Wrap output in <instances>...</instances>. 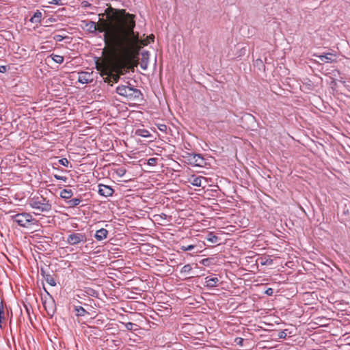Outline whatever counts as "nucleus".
<instances>
[{"label": "nucleus", "mask_w": 350, "mask_h": 350, "mask_svg": "<svg viewBox=\"0 0 350 350\" xmlns=\"http://www.w3.org/2000/svg\"><path fill=\"white\" fill-rule=\"evenodd\" d=\"M122 12L124 16L117 18L114 22L97 25V31L104 33V42L112 53L126 55L138 42V36L134 31L135 15L126 13L125 10Z\"/></svg>", "instance_id": "1"}, {"label": "nucleus", "mask_w": 350, "mask_h": 350, "mask_svg": "<svg viewBox=\"0 0 350 350\" xmlns=\"http://www.w3.org/2000/svg\"><path fill=\"white\" fill-rule=\"evenodd\" d=\"M28 205L36 211L34 214L39 215L42 213H48L52 211L53 204L51 200L42 195L34 196L29 198Z\"/></svg>", "instance_id": "2"}, {"label": "nucleus", "mask_w": 350, "mask_h": 350, "mask_svg": "<svg viewBox=\"0 0 350 350\" xmlns=\"http://www.w3.org/2000/svg\"><path fill=\"white\" fill-rule=\"evenodd\" d=\"M129 55L130 53L126 55H118L120 59L116 66V73L109 74L105 79V82L108 83H117L120 79V76L127 72L129 69Z\"/></svg>", "instance_id": "3"}, {"label": "nucleus", "mask_w": 350, "mask_h": 350, "mask_svg": "<svg viewBox=\"0 0 350 350\" xmlns=\"http://www.w3.org/2000/svg\"><path fill=\"white\" fill-rule=\"evenodd\" d=\"M116 92L120 96L124 97L127 101L136 102L143 98L142 92L131 85H121L116 88Z\"/></svg>", "instance_id": "4"}, {"label": "nucleus", "mask_w": 350, "mask_h": 350, "mask_svg": "<svg viewBox=\"0 0 350 350\" xmlns=\"http://www.w3.org/2000/svg\"><path fill=\"white\" fill-rule=\"evenodd\" d=\"M14 222L23 228H28L31 225L36 224L37 221L30 213H21L12 216Z\"/></svg>", "instance_id": "5"}, {"label": "nucleus", "mask_w": 350, "mask_h": 350, "mask_svg": "<svg viewBox=\"0 0 350 350\" xmlns=\"http://www.w3.org/2000/svg\"><path fill=\"white\" fill-rule=\"evenodd\" d=\"M87 239L85 233L72 231L67 235L66 242L70 245L77 246L86 243Z\"/></svg>", "instance_id": "6"}, {"label": "nucleus", "mask_w": 350, "mask_h": 350, "mask_svg": "<svg viewBox=\"0 0 350 350\" xmlns=\"http://www.w3.org/2000/svg\"><path fill=\"white\" fill-rule=\"evenodd\" d=\"M188 161L191 165L198 167H203L206 165L204 157L200 154L187 153Z\"/></svg>", "instance_id": "7"}, {"label": "nucleus", "mask_w": 350, "mask_h": 350, "mask_svg": "<svg viewBox=\"0 0 350 350\" xmlns=\"http://www.w3.org/2000/svg\"><path fill=\"white\" fill-rule=\"evenodd\" d=\"M98 187V193L102 196L111 197L114 193V190L110 186L99 184Z\"/></svg>", "instance_id": "8"}, {"label": "nucleus", "mask_w": 350, "mask_h": 350, "mask_svg": "<svg viewBox=\"0 0 350 350\" xmlns=\"http://www.w3.org/2000/svg\"><path fill=\"white\" fill-rule=\"evenodd\" d=\"M314 56L319 57V59L323 63H332L336 62V55L332 53H326L323 55L314 54Z\"/></svg>", "instance_id": "9"}, {"label": "nucleus", "mask_w": 350, "mask_h": 350, "mask_svg": "<svg viewBox=\"0 0 350 350\" xmlns=\"http://www.w3.org/2000/svg\"><path fill=\"white\" fill-rule=\"evenodd\" d=\"M92 81L91 75L87 72H81L79 73L78 81L82 84H87Z\"/></svg>", "instance_id": "10"}, {"label": "nucleus", "mask_w": 350, "mask_h": 350, "mask_svg": "<svg viewBox=\"0 0 350 350\" xmlns=\"http://www.w3.org/2000/svg\"><path fill=\"white\" fill-rule=\"evenodd\" d=\"M219 279L217 277L207 276L205 278V286L208 288H213L217 286Z\"/></svg>", "instance_id": "11"}, {"label": "nucleus", "mask_w": 350, "mask_h": 350, "mask_svg": "<svg viewBox=\"0 0 350 350\" xmlns=\"http://www.w3.org/2000/svg\"><path fill=\"white\" fill-rule=\"evenodd\" d=\"M108 231L105 228H100L96 230L94 237L97 241H103L107 238Z\"/></svg>", "instance_id": "12"}, {"label": "nucleus", "mask_w": 350, "mask_h": 350, "mask_svg": "<svg viewBox=\"0 0 350 350\" xmlns=\"http://www.w3.org/2000/svg\"><path fill=\"white\" fill-rule=\"evenodd\" d=\"M87 30L90 33H95L97 31V24L92 21H83Z\"/></svg>", "instance_id": "13"}, {"label": "nucleus", "mask_w": 350, "mask_h": 350, "mask_svg": "<svg viewBox=\"0 0 350 350\" xmlns=\"http://www.w3.org/2000/svg\"><path fill=\"white\" fill-rule=\"evenodd\" d=\"M60 197L64 200H70L73 196V192L71 189H64L61 191Z\"/></svg>", "instance_id": "14"}, {"label": "nucleus", "mask_w": 350, "mask_h": 350, "mask_svg": "<svg viewBox=\"0 0 350 350\" xmlns=\"http://www.w3.org/2000/svg\"><path fill=\"white\" fill-rule=\"evenodd\" d=\"M42 16V12L40 10H36L29 21L32 23H39L41 22Z\"/></svg>", "instance_id": "15"}, {"label": "nucleus", "mask_w": 350, "mask_h": 350, "mask_svg": "<svg viewBox=\"0 0 350 350\" xmlns=\"http://www.w3.org/2000/svg\"><path fill=\"white\" fill-rule=\"evenodd\" d=\"M135 33L137 34V36H139V33ZM154 40V36L153 34H150L149 36L147 37L146 40L141 41V44H143V45H147V44H150L151 42H153ZM139 42H140V41H139V38H138V42L135 45H133V46L132 47L131 50L134 48V46L135 45L139 44Z\"/></svg>", "instance_id": "16"}, {"label": "nucleus", "mask_w": 350, "mask_h": 350, "mask_svg": "<svg viewBox=\"0 0 350 350\" xmlns=\"http://www.w3.org/2000/svg\"><path fill=\"white\" fill-rule=\"evenodd\" d=\"M81 198H72L66 201V204L69 208H74L78 206L81 202Z\"/></svg>", "instance_id": "17"}, {"label": "nucleus", "mask_w": 350, "mask_h": 350, "mask_svg": "<svg viewBox=\"0 0 350 350\" xmlns=\"http://www.w3.org/2000/svg\"><path fill=\"white\" fill-rule=\"evenodd\" d=\"M206 241L211 243H217L219 241V238L216 236L213 232H209L206 237Z\"/></svg>", "instance_id": "18"}, {"label": "nucleus", "mask_w": 350, "mask_h": 350, "mask_svg": "<svg viewBox=\"0 0 350 350\" xmlns=\"http://www.w3.org/2000/svg\"><path fill=\"white\" fill-rule=\"evenodd\" d=\"M48 59L51 58L53 61H54L57 64H62L64 62V57L59 55L51 54L48 57Z\"/></svg>", "instance_id": "19"}, {"label": "nucleus", "mask_w": 350, "mask_h": 350, "mask_svg": "<svg viewBox=\"0 0 350 350\" xmlns=\"http://www.w3.org/2000/svg\"><path fill=\"white\" fill-rule=\"evenodd\" d=\"M75 314L77 317H83L88 312L82 306H75Z\"/></svg>", "instance_id": "20"}, {"label": "nucleus", "mask_w": 350, "mask_h": 350, "mask_svg": "<svg viewBox=\"0 0 350 350\" xmlns=\"http://www.w3.org/2000/svg\"><path fill=\"white\" fill-rule=\"evenodd\" d=\"M44 279L46 280V282L50 284L51 286H56V282H55V280L53 278V276L52 275H51L50 273H49L48 275H44Z\"/></svg>", "instance_id": "21"}, {"label": "nucleus", "mask_w": 350, "mask_h": 350, "mask_svg": "<svg viewBox=\"0 0 350 350\" xmlns=\"http://www.w3.org/2000/svg\"><path fill=\"white\" fill-rule=\"evenodd\" d=\"M135 133L143 137H149L151 135L150 132L146 129H137Z\"/></svg>", "instance_id": "22"}, {"label": "nucleus", "mask_w": 350, "mask_h": 350, "mask_svg": "<svg viewBox=\"0 0 350 350\" xmlns=\"http://www.w3.org/2000/svg\"><path fill=\"white\" fill-rule=\"evenodd\" d=\"M204 179V177L202 176H198V177H194L192 180L191 181V183L197 187H201L202 186V181Z\"/></svg>", "instance_id": "23"}, {"label": "nucleus", "mask_w": 350, "mask_h": 350, "mask_svg": "<svg viewBox=\"0 0 350 350\" xmlns=\"http://www.w3.org/2000/svg\"><path fill=\"white\" fill-rule=\"evenodd\" d=\"M258 260L262 265H271L273 263V260L267 257H260Z\"/></svg>", "instance_id": "24"}, {"label": "nucleus", "mask_w": 350, "mask_h": 350, "mask_svg": "<svg viewBox=\"0 0 350 350\" xmlns=\"http://www.w3.org/2000/svg\"><path fill=\"white\" fill-rule=\"evenodd\" d=\"M192 269V267L191 266L189 265V264H187V265H184L181 270H180V273H189L191 271Z\"/></svg>", "instance_id": "25"}, {"label": "nucleus", "mask_w": 350, "mask_h": 350, "mask_svg": "<svg viewBox=\"0 0 350 350\" xmlns=\"http://www.w3.org/2000/svg\"><path fill=\"white\" fill-rule=\"evenodd\" d=\"M4 306L3 301L0 302V324L1 323L2 321L4 319Z\"/></svg>", "instance_id": "26"}, {"label": "nucleus", "mask_w": 350, "mask_h": 350, "mask_svg": "<svg viewBox=\"0 0 350 350\" xmlns=\"http://www.w3.org/2000/svg\"><path fill=\"white\" fill-rule=\"evenodd\" d=\"M137 325L133 323H131V322H128V323H125V328L127 329V330H134L135 329V327H137Z\"/></svg>", "instance_id": "27"}, {"label": "nucleus", "mask_w": 350, "mask_h": 350, "mask_svg": "<svg viewBox=\"0 0 350 350\" xmlns=\"http://www.w3.org/2000/svg\"><path fill=\"white\" fill-rule=\"evenodd\" d=\"M196 247V245H181L180 250L186 252V251H190L193 250Z\"/></svg>", "instance_id": "28"}, {"label": "nucleus", "mask_w": 350, "mask_h": 350, "mask_svg": "<svg viewBox=\"0 0 350 350\" xmlns=\"http://www.w3.org/2000/svg\"><path fill=\"white\" fill-rule=\"evenodd\" d=\"M243 342L244 339L241 337H237L234 340V342L241 347L243 346Z\"/></svg>", "instance_id": "29"}, {"label": "nucleus", "mask_w": 350, "mask_h": 350, "mask_svg": "<svg viewBox=\"0 0 350 350\" xmlns=\"http://www.w3.org/2000/svg\"><path fill=\"white\" fill-rule=\"evenodd\" d=\"M157 161H158L157 158L152 157L148 160L147 163H148V165H149L150 166H154L157 165Z\"/></svg>", "instance_id": "30"}, {"label": "nucleus", "mask_w": 350, "mask_h": 350, "mask_svg": "<svg viewBox=\"0 0 350 350\" xmlns=\"http://www.w3.org/2000/svg\"><path fill=\"white\" fill-rule=\"evenodd\" d=\"M200 263L204 266H209L211 263V258H204L200 261Z\"/></svg>", "instance_id": "31"}, {"label": "nucleus", "mask_w": 350, "mask_h": 350, "mask_svg": "<svg viewBox=\"0 0 350 350\" xmlns=\"http://www.w3.org/2000/svg\"><path fill=\"white\" fill-rule=\"evenodd\" d=\"M59 163L64 166L68 167L69 164V161L66 158H62L59 160Z\"/></svg>", "instance_id": "32"}, {"label": "nucleus", "mask_w": 350, "mask_h": 350, "mask_svg": "<svg viewBox=\"0 0 350 350\" xmlns=\"http://www.w3.org/2000/svg\"><path fill=\"white\" fill-rule=\"evenodd\" d=\"M54 178L57 180H63L64 182H66L67 180V177L63 176H59L57 174H55Z\"/></svg>", "instance_id": "33"}, {"label": "nucleus", "mask_w": 350, "mask_h": 350, "mask_svg": "<svg viewBox=\"0 0 350 350\" xmlns=\"http://www.w3.org/2000/svg\"><path fill=\"white\" fill-rule=\"evenodd\" d=\"M117 174L118 176H122L125 174L126 173V170L124 168H120L117 170Z\"/></svg>", "instance_id": "34"}, {"label": "nucleus", "mask_w": 350, "mask_h": 350, "mask_svg": "<svg viewBox=\"0 0 350 350\" xmlns=\"http://www.w3.org/2000/svg\"><path fill=\"white\" fill-rule=\"evenodd\" d=\"M54 40L57 42L62 41L64 40V36H62L61 35H55L54 37Z\"/></svg>", "instance_id": "35"}, {"label": "nucleus", "mask_w": 350, "mask_h": 350, "mask_svg": "<svg viewBox=\"0 0 350 350\" xmlns=\"http://www.w3.org/2000/svg\"><path fill=\"white\" fill-rule=\"evenodd\" d=\"M265 293H266L267 295L271 296V295L273 294V289L272 288H268L266 290Z\"/></svg>", "instance_id": "36"}, {"label": "nucleus", "mask_w": 350, "mask_h": 350, "mask_svg": "<svg viewBox=\"0 0 350 350\" xmlns=\"http://www.w3.org/2000/svg\"><path fill=\"white\" fill-rule=\"evenodd\" d=\"M286 336V333L284 331H280L278 334V337L280 338H285Z\"/></svg>", "instance_id": "37"}, {"label": "nucleus", "mask_w": 350, "mask_h": 350, "mask_svg": "<svg viewBox=\"0 0 350 350\" xmlns=\"http://www.w3.org/2000/svg\"><path fill=\"white\" fill-rule=\"evenodd\" d=\"M7 71V67L5 66H0V72L4 73Z\"/></svg>", "instance_id": "38"}, {"label": "nucleus", "mask_w": 350, "mask_h": 350, "mask_svg": "<svg viewBox=\"0 0 350 350\" xmlns=\"http://www.w3.org/2000/svg\"><path fill=\"white\" fill-rule=\"evenodd\" d=\"M40 274H41V275H42V276L43 277V278H44V275H48L49 273H46V272L45 271V270H44V268H41V269H40Z\"/></svg>", "instance_id": "39"}, {"label": "nucleus", "mask_w": 350, "mask_h": 350, "mask_svg": "<svg viewBox=\"0 0 350 350\" xmlns=\"http://www.w3.org/2000/svg\"><path fill=\"white\" fill-rule=\"evenodd\" d=\"M156 217H160V218H161V219H165L167 218V215H166V214H165V213H161V214H160V215H156Z\"/></svg>", "instance_id": "40"}, {"label": "nucleus", "mask_w": 350, "mask_h": 350, "mask_svg": "<svg viewBox=\"0 0 350 350\" xmlns=\"http://www.w3.org/2000/svg\"><path fill=\"white\" fill-rule=\"evenodd\" d=\"M141 68L144 70H146L147 68V64L145 62H142L141 64Z\"/></svg>", "instance_id": "41"}, {"label": "nucleus", "mask_w": 350, "mask_h": 350, "mask_svg": "<svg viewBox=\"0 0 350 350\" xmlns=\"http://www.w3.org/2000/svg\"><path fill=\"white\" fill-rule=\"evenodd\" d=\"M59 1H60V0H52L51 3L54 4V5H59Z\"/></svg>", "instance_id": "42"}, {"label": "nucleus", "mask_w": 350, "mask_h": 350, "mask_svg": "<svg viewBox=\"0 0 350 350\" xmlns=\"http://www.w3.org/2000/svg\"><path fill=\"white\" fill-rule=\"evenodd\" d=\"M166 128H167V126L165 124H161L160 126L159 127V129L161 131H164L165 129H166Z\"/></svg>", "instance_id": "43"}, {"label": "nucleus", "mask_w": 350, "mask_h": 350, "mask_svg": "<svg viewBox=\"0 0 350 350\" xmlns=\"http://www.w3.org/2000/svg\"><path fill=\"white\" fill-rule=\"evenodd\" d=\"M82 4H83V7H87V6H90V4H89V3H88V2H86V1H83V2L82 3Z\"/></svg>", "instance_id": "44"}]
</instances>
